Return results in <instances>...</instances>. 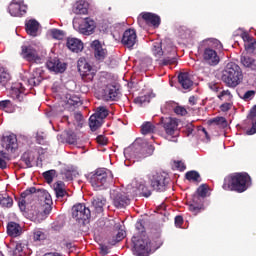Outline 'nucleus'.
<instances>
[{"mask_svg":"<svg viewBox=\"0 0 256 256\" xmlns=\"http://www.w3.org/2000/svg\"><path fill=\"white\" fill-rule=\"evenodd\" d=\"M211 125H221V127H227V120L224 117H216L210 120Z\"/></svg>","mask_w":256,"mask_h":256,"instance_id":"nucleus-44","label":"nucleus"},{"mask_svg":"<svg viewBox=\"0 0 256 256\" xmlns=\"http://www.w3.org/2000/svg\"><path fill=\"white\" fill-rule=\"evenodd\" d=\"M57 199H63L67 195V190L65 188V183L63 181H57L53 185Z\"/></svg>","mask_w":256,"mask_h":256,"instance_id":"nucleus-30","label":"nucleus"},{"mask_svg":"<svg viewBox=\"0 0 256 256\" xmlns=\"http://www.w3.org/2000/svg\"><path fill=\"white\" fill-rule=\"evenodd\" d=\"M25 27L28 35L31 37H37L41 24H39L35 19H30L26 21Z\"/></svg>","mask_w":256,"mask_h":256,"instance_id":"nucleus-26","label":"nucleus"},{"mask_svg":"<svg viewBox=\"0 0 256 256\" xmlns=\"http://www.w3.org/2000/svg\"><path fill=\"white\" fill-rule=\"evenodd\" d=\"M96 27L97 24L95 23V20L91 18H85L79 24L78 31L82 35H93V33H95Z\"/></svg>","mask_w":256,"mask_h":256,"instance_id":"nucleus-11","label":"nucleus"},{"mask_svg":"<svg viewBox=\"0 0 256 256\" xmlns=\"http://www.w3.org/2000/svg\"><path fill=\"white\" fill-rule=\"evenodd\" d=\"M78 71L82 77H88L89 79H93L95 75V69L87 63L85 58H80L78 60Z\"/></svg>","mask_w":256,"mask_h":256,"instance_id":"nucleus-13","label":"nucleus"},{"mask_svg":"<svg viewBox=\"0 0 256 256\" xmlns=\"http://www.w3.org/2000/svg\"><path fill=\"white\" fill-rule=\"evenodd\" d=\"M75 172L71 171V170H64L62 172V179H64V181H73V175Z\"/></svg>","mask_w":256,"mask_h":256,"instance_id":"nucleus-54","label":"nucleus"},{"mask_svg":"<svg viewBox=\"0 0 256 256\" xmlns=\"http://www.w3.org/2000/svg\"><path fill=\"white\" fill-rule=\"evenodd\" d=\"M63 102L65 103L66 107H75L81 105V98L73 94H66Z\"/></svg>","mask_w":256,"mask_h":256,"instance_id":"nucleus-31","label":"nucleus"},{"mask_svg":"<svg viewBox=\"0 0 256 256\" xmlns=\"http://www.w3.org/2000/svg\"><path fill=\"white\" fill-rule=\"evenodd\" d=\"M248 119H250L252 121V127L249 130H247L246 133L248 135H255V133H256V106H254L251 109Z\"/></svg>","mask_w":256,"mask_h":256,"instance_id":"nucleus-35","label":"nucleus"},{"mask_svg":"<svg viewBox=\"0 0 256 256\" xmlns=\"http://www.w3.org/2000/svg\"><path fill=\"white\" fill-rule=\"evenodd\" d=\"M102 124L103 120L97 118V116L92 115L89 119V127L91 131H97Z\"/></svg>","mask_w":256,"mask_h":256,"instance_id":"nucleus-39","label":"nucleus"},{"mask_svg":"<svg viewBox=\"0 0 256 256\" xmlns=\"http://www.w3.org/2000/svg\"><path fill=\"white\" fill-rule=\"evenodd\" d=\"M96 140L99 145H107V138L103 135H99Z\"/></svg>","mask_w":256,"mask_h":256,"instance_id":"nucleus-58","label":"nucleus"},{"mask_svg":"<svg viewBox=\"0 0 256 256\" xmlns=\"http://www.w3.org/2000/svg\"><path fill=\"white\" fill-rule=\"evenodd\" d=\"M142 19L145 20L146 25H150L151 27H159L161 25V17L157 14H153L151 12H144L140 14Z\"/></svg>","mask_w":256,"mask_h":256,"instance_id":"nucleus-20","label":"nucleus"},{"mask_svg":"<svg viewBox=\"0 0 256 256\" xmlns=\"http://www.w3.org/2000/svg\"><path fill=\"white\" fill-rule=\"evenodd\" d=\"M178 81L184 89H191L193 87V80H191V76L187 72H181L178 75Z\"/></svg>","mask_w":256,"mask_h":256,"instance_id":"nucleus-29","label":"nucleus"},{"mask_svg":"<svg viewBox=\"0 0 256 256\" xmlns=\"http://www.w3.org/2000/svg\"><path fill=\"white\" fill-rule=\"evenodd\" d=\"M7 161H9L7 153L0 151V169H5V167H7Z\"/></svg>","mask_w":256,"mask_h":256,"instance_id":"nucleus-46","label":"nucleus"},{"mask_svg":"<svg viewBox=\"0 0 256 256\" xmlns=\"http://www.w3.org/2000/svg\"><path fill=\"white\" fill-rule=\"evenodd\" d=\"M10 95L15 101H23L25 97V87L23 86V83H14L11 86Z\"/></svg>","mask_w":256,"mask_h":256,"instance_id":"nucleus-17","label":"nucleus"},{"mask_svg":"<svg viewBox=\"0 0 256 256\" xmlns=\"http://www.w3.org/2000/svg\"><path fill=\"white\" fill-rule=\"evenodd\" d=\"M75 15H87L89 13V2L85 0L77 1L73 6Z\"/></svg>","mask_w":256,"mask_h":256,"instance_id":"nucleus-27","label":"nucleus"},{"mask_svg":"<svg viewBox=\"0 0 256 256\" xmlns=\"http://www.w3.org/2000/svg\"><path fill=\"white\" fill-rule=\"evenodd\" d=\"M208 45L212 47V49H223V44L217 39L208 40Z\"/></svg>","mask_w":256,"mask_h":256,"instance_id":"nucleus-49","label":"nucleus"},{"mask_svg":"<svg viewBox=\"0 0 256 256\" xmlns=\"http://www.w3.org/2000/svg\"><path fill=\"white\" fill-rule=\"evenodd\" d=\"M107 115H109V110H107V108L104 106H99L97 108L96 113L93 114L94 117H96L102 121H103V119H105V117H107Z\"/></svg>","mask_w":256,"mask_h":256,"instance_id":"nucleus-41","label":"nucleus"},{"mask_svg":"<svg viewBox=\"0 0 256 256\" xmlns=\"http://www.w3.org/2000/svg\"><path fill=\"white\" fill-rule=\"evenodd\" d=\"M240 63L248 71L256 73V59L243 53L240 57Z\"/></svg>","mask_w":256,"mask_h":256,"instance_id":"nucleus-22","label":"nucleus"},{"mask_svg":"<svg viewBox=\"0 0 256 256\" xmlns=\"http://www.w3.org/2000/svg\"><path fill=\"white\" fill-rule=\"evenodd\" d=\"M183 223V217L181 216H176L175 217V225L176 227H181V224Z\"/></svg>","mask_w":256,"mask_h":256,"instance_id":"nucleus-64","label":"nucleus"},{"mask_svg":"<svg viewBox=\"0 0 256 256\" xmlns=\"http://www.w3.org/2000/svg\"><path fill=\"white\" fill-rule=\"evenodd\" d=\"M117 95H119V91L113 85H108L104 89L103 97L105 101H115V99H117Z\"/></svg>","mask_w":256,"mask_h":256,"instance_id":"nucleus-28","label":"nucleus"},{"mask_svg":"<svg viewBox=\"0 0 256 256\" xmlns=\"http://www.w3.org/2000/svg\"><path fill=\"white\" fill-rule=\"evenodd\" d=\"M23 161L27 167H33V163L30 158H27V155H24Z\"/></svg>","mask_w":256,"mask_h":256,"instance_id":"nucleus-63","label":"nucleus"},{"mask_svg":"<svg viewBox=\"0 0 256 256\" xmlns=\"http://www.w3.org/2000/svg\"><path fill=\"white\" fill-rule=\"evenodd\" d=\"M11 81V74L7 69L0 67V87H7V83Z\"/></svg>","mask_w":256,"mask_h":256,"instance_id":"nucleus-36","label":"nucleus"},{"mask_svg":"<svg viewBox=\"0 0 256 256\" xmlns=\"http://www.w3.org/2000/svg\"><path fill=\"white\" fill-rule=\"evenodd\" d=\"M123 45H127L128 48H131L137 43V33L133 29H128L124 32L122 37Z\"/></svg>","mask_w":256,"mask_h":256,"instance_id":"nucleus-25","label":"nucleus"},{"mask_svg":"<svg viewBox=\"0 0 256 256\" xmlns=\"http://www.w3.org/2000/svg\"><path fill=\"white\" fill-rule=\"evenodd\" d=\"M41 73H43V70L41 68L36 69L33 77L28 80L29 85H39L43 81V76H41Z\"/></svg>","mask_w":256,"mask_h":256,"instance_id":"nucleus-37","label":"nucleus"},{"mask_svg":"<svg viewBox=\"0 0 256 256\" xmlns=\"http://www.w3.org/2000/svg\"><path fill=\"white\" fill-rule=\"evenodd\" d=\"M91 48L94 50L95 59L103 61L107 57V48L99 40H94L91 43Z\"/></svg>","mask_w":256,"mask_h":256,"instance_id":"nucleus-15","label":"nucleus"},{"mask_svg":"<svg viewBox=\"0 0 256 256\" xmlns=\"http://www.w3.org/2000/svg\"><path fill=\"white\" fill-rule=\"evenodd\" d=\"M253 97H255V91L249 90V91L245 92L243 99H245V101H249V100L253 99Z\"/></svg>","mask_w":256,"mask_h":256,"instance_id":"nucleus-57","label":"nucleus"},{"mask_svg":"<svg viewBox=\"0 0 256 256\" xmlns=\"http://www.w3.org/2000/svg\"><path fill=\"white\" fill-rule=\"evenodd\" d=\"M152 53L155 57H163L162 65H175L177 63V49L168 47L163 50L161 42H155L152 47Z\"/></svg>","mask_w":256,"mask_h":256,"instance_id":"nucleus-5","label":"nucleus"},{"mask_svg":"<svg viewBox=\"0 0 256 256\" xmlns=\"http://www.w3.org/2000/svg\"><path fill=\"white\" fill-rule=\"evenodd\" d=\"M122 239H125V231L120 230L118 231L116 238L109 242L110 245H115L116 243H119V241H122Z\"/></svg>","mask_w":256,"mask_h":256,"instance_id":"nucleus-51","label":"nucleus"},{"mask_svg":"<svg viewBox=\"0 0 256 256\" xmlns=\"http://www.w3.org/2000/svg\"><path fill=\"white\" fill-rule=\"evenodd\" d=\"M199 174L196 171H190L186 173V179L188 181H199Z\"/></svg>","mask_w":256,"mask_h":256,"instance_id":"nucleus-53","label":"nucleus"},{"mask_svg":"<svg viewBox=\"0 0 256 256\" xmlns=\"http://www.w3.org/2000/svg\"><path fill=\"white\" fill-rule=\"evenodd\" d=\"M133 254L136 256H149L150 253L155 251V247L151 245V240L145 235L143 228L140 236H134L132 238Z\"/></svg>","mask_w":256,"mask_h":256,"instance_id":"nucleus-3","label":"nucleus"},{"mask_svg":"<svg viewBox=\"0 0 256 256\" xmlns=\"http://www.w3.org/2000/svg\"><path fill=\"white\" fill-rule=\"evenodd\" d=\"M1 207H13V198L9 197L7 193H0Z\"/></svg>","mask_w":256,"mask_h":256,"instance_id":"nucleus-38","label":"nucleus"},{"mask_svg":"<svg viewBox=\"0 0 256 256\" xmlns=\"http://www.w3.org/2000/svg\"><path fill=\"white\" fill-rule=\"evenodd\" d=\"M113 179V174L110 170L105 168H101L95 171V173L90 174V184L95 189V191H99L107 187V183Z\"/></svg>","mask_w":256,"mask_h":256,"instance_id":"nucleus-6","label":"nucleus"},{"mask_svg":"<svg viewBox=\"0 0 256 256\" xmlns=\"http://www.w3.org/2000/svg\"><path fill=\"white\" fill-rule=\"evenodd\" d=\"M11 107H13V104L11 103V100H2V101H0V109L2 111H6V113H11Z\"/></svg>","mask_w":256,"mask_h":256,"instance_id":"nucleus-43","label":"nucleus"},{"mask_svg":"<svg viewBox=\"0 0 256 256\" xmlns=\"http://www.w3.org/2000/svg\"><path fill=\"white\" fill-rule=\"evenodd\" d=\"M21 253H23V244L17 243L14 249V255L21 256Z\"/></svg>","mask_w":256,"mask_h":256,"instance_id":"nucleus-55","label":"nucleus"},{"mask_svg":"<svg viewBox=\"0 0 256 256\" xmlns=\"http://www.w3.org/2000/svg\"><path fill=\"white\" fill-rule=\"evenodd\" d=\"M143 191V185H140L139 189H135L133 192H123L121 188H113L110 190V198L112 199V203L114 207L118 209H123L127 207L131 203V199L129 197H135V195H139Z\"/></svg>","mask_w":256,"mask_h":256,"instance_id":"nucleus-2","label":"nucleus"},{"mask_svg":"<svg viewBox=\"0 0 256 256\" xmlns=\"http://www.w3.org/2000/svg\"><path fill=\"white\" fill-rule=\"evenodd\" d=\"M73 117H74L75 121H77V123L79 125H81V121H83V115H81V112H75L73 114Z\"/></svg>","mask_w":256,"mask_h":256,"instance_id":"nucleus-59","label":"nucleus"},{"mask_svg":"<svg viewBox=\"0 0 256 256\" xmlns=\"http://www.w3.org/2000/svg\"><path fill=\"white\" fill-rule=\"evenodd\" d=\"M50 33H51L53 39H58L59 41H61V39H64V37H65V32H63L62 30H59V29H52V30H50Z\"/></svg>","mask_w":256,"mask_h":256,"instance_id":"nucleus-45","label":"nucleus"},{"mask_svg":"<svg viewBox=\"0 0 256 256\" xmlns=\"http://www.w3.org/2000/svg\"><path fill=\"white\" fill-rule=\"evenodd\" d=\"M150 183L154 191H165V175L155 173L150 177Z\"/></svg>","mask_w":256,"mask_h":256,"instance_id":"nucleus-16","label":"nucleus"},{"mask_svg":"<svg viewBox=\"0 0 256 256\" xmlns=\"http://www.w3.org/2000/svg\"><path fill=\"white\" fill-rule=\"evenodd\" d=\"M8 12L11 17H22L27 13V6L23 5V1L13 0L8 7Z\"/></svg>","mask_w":256,"mask_h":256,"instance_id":"nucleus-12","label":"nucleus"},{"mask_svg":"<svg viewBox=\"0 0 256 256\" xmlns=\"http://www.w3.org/2000/svg\"><path fill=\"white\" fill-rule=\"evenodd\" d=\"M2 147L6 149V151L13 153L15 149H17V136L13 134L4 136L2 140Z\"/></svg>","mask_w":256,"mask_h":256,"instance_id":"nucleus-24","label":"nucleus"},{"mask_svg":"<svg viewBox=\"0 0 256 256\" xmlns=\"http://www.w3.org/2000/svg\"><path fill=\"white\" fill-rule=\"evenodd\" d=\"M55 173V170H49L43 173V177L47 183H53V177H55Z\"/></svg>","mask_w":256,"mask_h":256,"instance_id":"nucleus-50","label":"nucleus"},{"mask_svg":"<svg viewBox=\"0 0 256 256\" xmlns=\"http://www.w3.org/2000/svg\"><path fill=\"white\" fill-rule=\"evenodd\" d=\"M203 60L207 65H211L215 67V65H219V54L213 48H205L203 53Z\"/></svg>","mask_w":256,"mask_h":256,"instance_id":"nucleus-14","label":"nucleus"},{"mask_svg":"<svg viewBox=\"0 0 256 256\" xmlns=\"http://www.w3.org/2000/svg\"><path fill=\"white\" fill-rule=\"evenodd\" d=\"M207 185L202 184L198 189H197V195L193 196V204L189 205V211H191V213H194V215H197V213H199V211H201V206H199V197H202V199H205V197H207Z\"/></svg>","mask_w":256,"mask_h":256,"instance_id":"nucleus-10","label":"nucleus"},{"mask_svg":"<svg viewBox=\"0 0 256 256\" xmlns=\"http://www.w3.org/2000/svg\"><path fill=\"white\" fill-rule=\"evenodd\" d=\"M100 253L102 255H107V253H109V246L101 244L100 245Z\"/></svg>","mask_w":256,"mask_h":256,"instance_id":"nucleus-61","label":"nucleus"},{"mask_svg":"<svg viewBox=\"0 0 256 256\" xmlns=\"http://www.w3.org/2000/svg\"><path fill=\"white\" fill-rule=\"evenodd\" d=\"M174 112L176 113V115H182V116L187 115V110L185 108H183L182 106H177L174 109Z\"/></svg>","mask_w":256,"mask_h":256,"instance_id":"nucleus-56","label":"nucleus"},{"mask_svg":"<svg viewBox=\"0 0 256 256\" xmlns=\"http://www.w3.org/2000/svg\"><path fill=\"white\" fill-rule=\"evenodd\" d=\"M33 193H37V188L31 187L21 194L22 199L18 202L21 211L25 210V199H27V197H31Z\"/></svg>","mask_w":256,"mask_h":256,"instance_id":"nucleus-32","label":"nucleus"},{"mask_svg":"<svg viewBox=\"0 0 256 256\" xmlns=\"http://www.w3.org/2000/svg\"><path fill=\"white\" fill-rule=\"evenodd\" d=\"M66 46L68 47L69 51H72V53H81V51L84 49L83 41L73 37L67 38Z\"/></svg>","mask_w":256,"mask_h":256,"instance_id":"nucleus-21","label":"nucleus"},{"mask_svg":"<svg viewBox=\"0 0 256 256\" xmlns=\"http://www.w3.org/2000/svg\"><path fill=\"white\" fill-rule=\"evenodd\" d=\"M99 29L105 33V31L109 29V24L107 22H102L99 24Z\"/></svg>","mask_w":256,"mask_h":256,"instance_id":"nucleus-62","label":"nucleus"},{"mask_svg":"<svg viewBox=\"0 0 256 256\" xmlns=\"http://www.w3.org/2000/svg\"><path fill=\"white\" fill-rule=\"evenodd\" d=\"M46 65L49 71H53L54 73H65L67 69V64L60 62L58 58H51Z\"/></svg>","mask_w":256,"mask_h":256,"instance_id":"nucleus-18","label":"nucleus"},{"mask_svg":"<svg viewBox=\"0 0 256 256\" xmlns=\"http://www.w3.org/2000/svg\"><path fill=\"white\" fill-rule=\"evenodd\" d=\"M142 135H149L155 132V126L151 122H145L142 124Z\"/></svg>","mask_w":256,"mask_h":256,"instance_id":"nucleus-42","label":"nucleus"},{"mask_svg":"<svg viewBox=\"0 0 256 256\" xmlns=\"http://www.w3.org/2000/svg\"><path fill=\"white\" fill-rule=\"evenodd\" d=\"M174 163L175 167L179 169V171H185V163H183L182 161H176Z\"/></svg>","mask_w":256,"mask_h":256,"instance_id":"nucleus-60","label":"nucleus"},{"mask_svg":"<svg viewBox=\"0 0 256 256\" xmlns=\"http://www.w3.org/2000/svg\"><path fill=\"white\" fill-rule=\"evenodd\" d=\"M44 239H47V235L44 234L41 230H35L34 231V241H44Z\"/></svg>","mask_w":256,"mask_h":256,"instance_id":"nucleus-52","label":"nucleus"},{"mask_svg":"<svg viewBox=\"0 0 256 256\" xmlns=\"http://www.w3.org/2000/svg\"><path fill=\"white\" fill-rule=\"evenodd\" d=\"M231 92L229 90H223L219 95L218 99H221L222 101H231L232 99Z\"/></svg>","mask_w":256,"mask_h":256,"instance_id":"nucleus-48","label":"nucleus"},{"mask_svg":"<svg viewBox=\"0 0 256 256\" xmlns=\"http://www.w3.org/2000/svg\"><path fill=\"white\" fill-rule=\"evenodd\" d=\"M241 79H243L241 67L233 62L228 63L223 71L222 81L228 87H237L241 83Z\"/></svg>","mask_w":256,"mask_h":256,"instance_id":"nucleus-4","label":"nucleus"},{"mask_svg":"<svg viewBox=\"0 0 256 256\" xmlns=\"http://www.w3.org/2000/svg\"><path fill=\"white\" fill-rule=\"evenodd\" d=\"M7 233L10 237H19L21 235V226L15 222H10L7 225Z\"/></svg>","mask_w":256,"mask_h":256,"instance_id":"nucleus-33","label":"nucleus"},{"mask_svg":"<svg viewBox=\"0 0 256 256\" xmlns=\"http://www.w3.org/2000/svg\"><path fill=\"white\" fill-rule=\"evenodd\" d=\"M150 99H151V96L144 95V96L135 98L134 103H136V105H145V103H149Z\"/></svg>","mask_w":256,"mask_h":256,"instance_id":"nucleus-47","label":"nucleus"},{"mask_svg":"<svg viewBox=\"0 0 256 256\" xmlns=\"http://www.w3.org/2000/svg\"><path fill=\"white\" fill-rule=\"evenodd\" d=\"M65 142L69 143L70 145H74V143H77V134L73 132V130H68L64 132Z\"/></svg>","mask_w":256,"mask_h":256,"instance_id":"nucleus-40","label":"nucleus"},{"mask_svg":"<svg viewBox=\"0 0 256 256\" xmlns=\"http://www.w3.org/2000/svg\"><path fill=\"white\" fill-rule=\"evenodd\" d=\"M72 217L78 223H85L91 217V210L85 204H76L72 207Z\"/></svg>","mask_w":256,"mask_h":256,"instance_id":"nucleus-9","label":"nucleus"},{"mask_svg":"<svg viewBox=\"0 0 256 256\" xmlns=\"http://www.w3.org/2000/svg\"><path fill=\"white\" fill-rule=\"evenodd\" d=\"M249 187H251V176L247 173L232 174L224 179L223 189L225 191L243 193Z\"/></svg>","mask_w":256,"mask_h":256,"instance_id":"nucleus-1","label":"nucleus"},{"mask_svg":"<svg viewBox=\"0 0 256 256\" xmlns=\"http://www.w3.org/2000/svg\"><path fill=\"white\" fill-rule=\"evenodd\" d=\"M241 37L244 42L245 51L247 53H255L256 50V40L249 33L243 32Z\"/></svg>","mask_w":256,"mask_h":256,"instance_id":"nucleus-23","label":"nucleus"},{"mask_svg":"<svg viewBox=\"0 0 256 256\" xmlns=\"http://www.w3.org/2000/svg\"><path fill=\"white\" fill-rule=\"evenodd\" d=\"M162 125L166 133V139L177 143V136L179 135V130H177L179 123L177 119L171 117L163 118Z\"/></svg>","mask_w":256,"mask_h":256,"instance_id":"nucleus-8","label":"nucleus"},{"mask_svg":"<svg viewBox=\"0 0 256 256\" xmlns=\"http://www.w3.org/2000/svg\"><path fill=\"white\" fill-rule=\"evenodd\" d=\"M21 55L23 59H26V61H30L32 63H37V61H39L37 50H35L32 46H22Z\"/></svg>","mask_w":256,"mask_h":256,"instance_id":"nucleus-19","label":"nucleus"},{"mask_svg":"<svg viewBox=\"0 0 256 256\" xmlns=\"http://www.w3.org/2000/svg\"><path fill=\"white\" fill-rule=\"evenodd\" d=\"M38 193H40L41 198L36 207V215L38 219H46L53 209V198H51V194L47 190H38Z\"/></svg>","mask_w":256,"mask_h":256,"instance_id":"nucleus-7","label":"nucleus"},{"mask_svg":"<svg viewBox=\"0 0 256 256\" xmlns=\"http://www.w3.org/2000/svg\"><path fill=\"white\" fill-rule=\"evenodd\" d=\"M106 200L103 197H95L92 200V206L96 213H103V207L105 206Z\"/></svg>","mask_w":256,"mask_h":256,"instance_id":"nucleus-34","label":"nucleus"}]
</instances>
